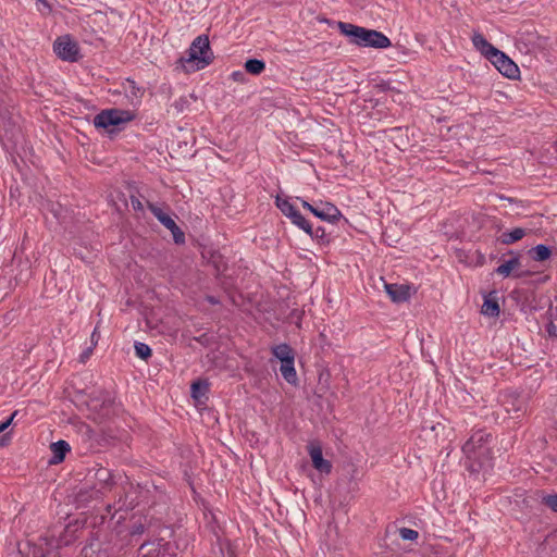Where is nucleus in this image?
<instances>
[{"mask_svg": "<svg viewBox=\"0 0 557 557\" xmlns=\"http://www.w3.org/2000/svg\"><path fill=\"white\" fill-rule=\"evenodd\" d=\"M543 503L553 511L557 512V495L552 494L543 497Z\"/></svg>", "mask_w": 557, "mask_h": 557, "instance_id": "nucleus-30", "label": "nucleus"}, {"mask_svg": "<svg viewBox=\"0 0 557 557\" xmlns=\"http://www.w3.org/2000/svg\"><path fill=\"white\" fill-rule=\"evenodd\" d=\"M232 76L235 81H237L240 76H243V73L239 71H236V72H233Z\"/></svg>", "mask_w": 557, "mask_h": 557, "instance_id": "nucleus-43", "label": "nucleus"}, {"mask_svg": "<svg viewBox=\"0 0 557 557\" xmlns=\"http://www.w3.org/2000/svg\"><path fill=\"white\" fill-rule=\"evenodd\" d=\"M496 70L505 77L515 79L519 77L520 71L517 64L509 59L503 51L497 50L492 58L488 59Z\"/></svg>", "mask_w": 557, "mask_h": 557, "instance_id": "nucleus-6", "label": "nucleus"}, {"mask_svg": "<svg viewBox=\"0 0 557 557\" xmlns=\"http://www.w3.org/2000/svg\"><path fill=\"white\" fill-rule=\"evenodd\" d=\"M129 202H131L132 208L135 211H144V205L141 203V201L139 200V198L137 196L132 195L129 197Z\"/></svg>", "mask_w": 557, "mask_h": 557, "instance_id": "nucleus-33", "label": "nucleus"}, {"mask_svg": "<svg viewBox=\"0 0 557 557\" xmlns=\"http://www.w3.org/2000/svg\"><path fill=\"white\" fill-rule=\"evenodd\" d=\"M529 275L528 271H517L513 273V277L521 278Z\"/></svg>", "mask_w": 557, "mask_h": 557, "instance_id": "nucleus-42", "label": "nucleus"}, {"mask_svg": "<svg viewBox=\"0 0 557 557\" xmlns=\"http://www.w3.org/2000/svg\"><path fill=\"white\" fill-rule=\"evenodd\" d=\"M147 546H148L147 543L141 544L139 547V553H141Z\"/></svg>", "mask_w": 557, "mask_h": 557, "instance_id": "nucleus-44", "label": "nucleus"}, {"mask_svg": "<svg viewBox=\"0 0 557 557\" xmlns=\"http://www.w3.org/2000/svg\"><path fill=\"white\" fill-rule=\"evenodd\" d=\"M491 434L482 430L474 432L463 444L462 453L466 457V467L471 472H479L491 466L492 450L490 447Z\"/></svg>", "mask_w": 557, "mask_h": 557, "instance_id": "nucleus-1", "label": "nucleus"}, {"mask_svg": "<svg viewBox=\"0 0 557 557\" xmlns=\"http://www.w3.org/2000/svg\"><path fill=\"white\" fill-rule=\"evenodd\" d=\"M385 290L394 302H405L410 298V286L408 285L385 283Z\"/></svg>", "mask_w": 557, "mask_h": 557, "instance_id": "nucleus-9", "label": "nucleus"}, {"mask_svg": "<svg viewBox=\"0 0 557 557\" xmlns=\"http://www.w3.org/2000/svg\"><path fill=\"white\" fill-rule=\"evenodd\" d=\"M50 449L52 451V457L49 460V463L58 465L64 460L65 455L71 450V446L66 441L60 440L55 443H52L50 445Z\"/></svg>", "mask_w": 557, "mask_h": 557, "instance_id": "nucleus-10", "label": "nucleus"}, {"mask_svg": "<svg viewBox=\"0 0 557 557\" xmlns=\"http://www.w3.org/2000/svg\"><path fill=\"white\" fill-rule=\"evenodd\" d=\"M100 335L98 333V330L97 327H95L94 332L91 333V346L95 347L98 343V339H99Z\"/></svg>", "mask_w": 557, "mask_h": 557, "instance_id": "nucleus-40", "label": "nucleus"}, {"mask_svg": "<svg viewBox=\"0 0 557 557\" xmlns=\"http://www.w3.org/2000/svg\"><path fill=\"white\" fill-rule=\"evenodd\" d=\"M472 44L476 50H479L486 59L488 60L494 55V53L498 50L492 44H490L486 38L480 34L474 33L472 36Z\"/></svg>", "mask_w": 557, "mask_h": 557, "instance_id": "nucleus-11", "label": "nucleus"}, {"mask_svg": "<svg viewBox=\"0 0 557 557\" xmlns=\"http://www.w3.org/2000/svg\"><path fill=\"white\" fill-rule=\"evenodd\" d=\"M97 476L100 479V480H103L106 482V484L109 483V481L111 480V474L109 472V470L107 469H100L98 470L97 472Z\"/></svg>", "mask_w": 557, "mask_h": 557, "instance_id": "nucleus-36", "label": "nucleus"}, {"mask_svg": "<svg viewBox=\"0 0 557 557\" xmlns=\"http://www.w3.org/2000/svg\"><path fill=\"white\" fill-rule=\"evenodd\" d=\"M288 219L294 225L302 230L305 233L311 232V223L298 210H296Z\"/></svg>", "mask_w": 557, "mask_h": 557, "instance_id": "nucleus-21", "label": "nucleus"}, {"mask_svg": "<svg viewBox=\"0 0 557 557\" xmlns=\"http://www.w3.org/2000/svg\"><path fill=\"white\" fill-rule=\"evenodd\" d=\"M554 553L557 556V546L554 548Z\"/></svg>", "mask_w": 557, "mask_h": 557, "instance_id": "nucleus-45", "label": "nucleus"}, {"mask_svg": "<svg viewBox=\"0 0 557 557\" xmlns=\"http://www.w3.org/2000/svg\"><path fill=\"white\" fill-rule=\"evenodd\" d=\"M399 536L404 541H414L418 539L419 533L416 530L409 529V528H400L399 529Z\"/></svg>", "mask_w": 557, "mask_h": 557, "instance_id": "nucleus-29", "label": "nucleus"}, {"mask_svg": "<svg viewBox=\"0 0 557 557\" xmlns=\"http://www.w3.org/2000/svg\"><path fill=\"white\" fill-rule=\"evenodd\" d=\"M92 350H94L92 346H90L87 349H85L82 352V355L79 356V361L85 363L89 359L90 355L92 354Z\"/></svg>", "mask_w": 557, "mask_h": 557, "instance_id": "nucleus-37", "label": "nucleus"}, {"mask_svg": "<svg viewBox=\"0 0 557 557\" xmlns=\"http://www.w3.org/2000/svg\"><path fill=\"white\" fill-rule=\"evenodd\" d=\"M136 356L143 360H147L151 356V348L145 343H135Z\"/></svg>", "mask_w": 557, "mask_h": 557, "instance_id": "nucleus-27", "label": "nucleus"}, {"mask_svg": "<svg viewBox=\"0 0 557 557\" xmlns=\"http://www.w3.org/2000/svg\"><path fill=\"white\" fill-rule=\"evenodd\" d=\"M314 215L323 221H327L330 223L337 222L343 215L339 209L331 202H320L317 210L314 211Z\"/></svg>", "mask_w": 557, "mask_h": 557, "instance_id": "nucleus-7", "label": "nucleus"}, {"mask_svg": "<svg viewBox=\"0 0 557 557\" xmlns=\"http://www.w3.org/2000/svg\"><path fill=\"white\" fill-rule=\"evenodd\" d=\"M144 531H145L144 524L139 523V524H135L133 527L131 534L132 535L141 534V533H144Z\"/></svg>", "mask_w": 557, "mask_h": 557, "instance_id": "nucleus-39", "label": "nucleus"}, {"mask_svg": "<svg viewBox=\"0 0 557 557\" xmlns=\"http://www.w3.org/2000/svg\"><path fill=\"white\" fill-rule=\"evenodd\" d=\"M309 455L311 457L312 466L314 467V469H317L321 473H331L332 465L329 460H325L323 458L322 448L319 445H310Z\"/></svg>", "mask_w": 557, "mask_h": 557, "instance_id": "nucleus-8", "label": "nucleus"}, {"mask_svg": "<svg viewBox=\"0 0 557 557\" xmlns=\"http://www.w3.org/2000/svg\"><path fill=\"white\" fill-rule=\"evenodd\" d=\"M555 144H556V146H557V140H556V143H555Z\"/></svg>", "mask_w": 557, "mask_h": 557, "instance_id": "nucleus-46", "label": "nucleus"}, {"mask_svg": "<svg viewBox=\"0 0 557 557\" xmlns=\"http://www.w3.org/2000/svg\"><path fill=\"white\" fill-rule=\"evenodd\" d=\"M18 411L15 410L12 414L3 422L0 423V433L7 430L13 422L14 418L17 416Z\"/></svg>", "mask_w": 557, "mask_h": 557, "instance_id": "nucleus-35", "label": "nucleus"}, {"mask_svg": "<svg viewBox=\"0 0 557 557\" xmlns=\"http://www.w3.org/2000/svg\"><path fill=\"white\" fill-rule=\"evenodd\" d=\"M505 411L513 417H520L523 412V401L511 395H506L502 400Z\"/></svg>", "mask_w": 557, "mask_h": 557, "instance_id": "nucleus-14", "label": "nucleus"}, {"mask_svg": "<svg viewBox=\"0 0 557 557\" xmlns=\"http://www.w3.org/2000/svg\"><path fill=\"white\" fill-rule=\"evenodd\" d=\"M529 255L534 261L542 262V261H545L550 258L552 249H550V247H548L544 244H540V245H536L535 247L531 248L529 250Z\"/></svg>", "mask_w": 557, "mask_h": 557, "instance_id": "nucleus-16", "label": "nucleus"}, {"mask_svg": "<svg viewBox=\"0 0 557 557\" xmlns=\"http://www.w3.org/2000/svg\"><path fill=\"white\" fill-rule=\"evenodd\" d=\"M209 391V383L206 381H196L191 384V397L200 400Z\"/></svg>", "mask_w": 557, "mask_h": 557, "instance_id": "nucleus-23", "label": "nucleus"}, {"mask_svg": "<svg viewBox=\"0 0 557 557\" xmlns=\"http://www.w3.org/2000/svg\"><path fill=\"white\" fill-rule=\"evenodd\" d=\"M341 33L350 38V42L360 47L384 49L392 46L389 38L375 29H368L350 23L339 22Z\"/></svg>", "mask_w": 557, "mask_h": 557, "instance_id": "nucleus-2", "label": "nucleus"}, {"mask_svg": "<svg viewBox=\"0 0 557 557\" xmlns=\"http://www.w3.org/2000/svg\"><path fill=\"white\" fill-rule=\"evenodd\" d=\"M172 106L177 112H182L188 106V100L186 97H181Z\"/></svg>", "mask_w": 557, "mask_h": 557, "instance_id": "nucleus-34", "label": "nucleus"}, {"mask_svg": "<svg viewBox=\"0 0 557 557\" xmlns=\"http://www.w3.org/2000/svg\"><path fill=\"white\" fill-rule=\"evenodd\" d=\"M264 69L265 63L262 60L249 59L245 62V70L252 75L261 74L264 71Z\"/></svg>", "mask_w": 557, "mask_h": 557, "instance_id": "nucleus-24", "label": "nucleus"}, {"mask_svg": "<svg viewBox=\"0 0 557 557\" xmlns=\"http://www.w3.org/2000/svg\"><path fill=\"white\" fill-rule=\"evenodd\" d=\"M136 117L135 112L131 110L108 109L102 110L94 117V125L97 128L109 129L111 126H119L128 123Z\"/></svg>", "mask_w": 557, "mask_h": 557, "instance_id": "nucleus-4", "label": "nucleus"}, {"mask_svg": "<svg viewBox=\"0 0 557 557\" xmlns=\"http://www.w3.org/2000/svg\"><path fill=\"white\" fill-rule=\"evenodd\" d=\"M211 261L216 270V274L223 273L227 268L221 255H212Z\"/></svg>", "mask_w": 557, "mask_h": 557, "instance_id": "nucleus-28", "label": "nucleus"}, {"mask_svg": "<svg viewBox=\"0 0 557 557\" xmlns=\"http://www.w3.org/2000/svg\"><path fill=\"white\" fill-rule=\"evenodd\" d=\"M280 371L282 376L290 384H296L297 373L294 367V360L281 362Z\"/></svg>", "mask_w": 557, "mask_h": 557, "instance_id": "nucleus-18", "label": "nucleus"}, {"mask_svg": "<svg viewBox=\"0 0 557 557\" xmlns=\"http://www.w3.org/2000/svg\"><path fill=\"white\" fill-rule=\"evenodd\" d=\"M307 234L313 240H315L317 243H319L321 245H327L331 242V236L326 232L325 227H323V226H318V227L313 228V226L311 225V232L307 233Z\"/></svg>", "mask_w": 557, "mask_h": 557, "instance_id": "nucleus-20", "label": "nucleus"}, {"mask_svg": "<svg viewBox=\"0 0 557 557\" xmlns=\"http://www.w3.org/2000/svg\"><path fill=\"white\" fill-rule=\"evenodd\" d=\"M53 51L66 62H77L81 58L78 44L70 35L58 37L53 42Z\"/></svg>", "mask_w": 557, "mask_h": 557, "instance_id": "nucleus-5", "label": "nucleus"}, {"mask_svg": "<svg viewBox=\"0 0 557 557\" xmlns=\"http://www.w3.org/2000/svg\"><path fill=\"white\" fill-rule=\"evenodd\" d=\"M546 332L550 337H557V313H554L552 311L548 312Z\"/></svg>", "mask_w": 557, "mask_h": 557, "instance_id": "nucleus-26", "label": "nucleus"}, {"mask_svg": "<svg viewBox=\"0 0 557 557\" xmlns=\"http://www.w3.org/2000/svg\"><path fill=\"white\" fill-rule=\"evenodd\" d=\"M521 261L519 255H516L511 259L505 261L503 264L496 268L495 272L498 275H503L505 277L509 276L513 270H518Z\"/></svg>", "mask_w": 557, "mask_h": 557, "instance_id": "nucleus-15", "label": "nucleus"}, {"mask_svg": "<svg viewBox=\"0 0 557 557\" xmlns=\"http://www.w3.org/2000/svg\"><path fill=\"white\" fill-rule=\"evenodd\" d=\"M275 205L287 218H289L297 210L287 198H282L281 196H276Z\"/></svg>", "mask_w": 557, "mask_h": 557, "instance_id": "nucleus-25", "label": "nucleus"}, {"mask_svg": "<svg viewBox=\"0 0 557 557\" xmlns=\"http://www.w3.org/2000/svg\"><path fill=\"white\" fill-rule=\"evenodd\" d=\"M126 96L129 98L133 106H138L144 96V89L135 83V81L127 78L123 84Z\"/></svg>", "mask_w": 557, "mask_h": 557, "instance_id": "nucleus-13", "label": "nucleus"}, {"mask_svg": "<svg viewBox=\"0 0 557 557\" xmlns=\"http://www.w3.org/2000/svg\"><path fill=\"white\" fill-rule=\"evenodd\" d=\"M273 355L281 360V362L295 360L294 351L287 344H281L273 348Z\"/></svg>", "mask_w": 557, "mask_h": 557, "instance_id": "nucleus-19", "label": "nucleus"}, {"mask_svg": "<svg viewBox=\"0 0 557 557\" xmlns=\"http://www.w3.org/2000/svg\"><path fill=\"white\" fill-rule=\"evenodd\" d=\"M159 222L172 233L175 244L182 245L185 243L184 232L178 227L176 222L169 214L162 216Z\"/></svg>", "mask_w": 557, "mask_h": 557, "instance_id": "nucleus-12", "label": "nucleus"}, {"mask_svg": "<svg viewBox=\"0 0 557 557\" xmlns=\"http://www.w3.org/2000/svg\"><path fill=\"white\" fill-rule=\"evenodd\" d=\"M148 209L151 211V213L158 221H160L162 216L166 214L161 208L151 202H148Z\"/></svg>", "mask_w": 557, "mask_h": 557, "instance_id": "nucleus-31", "label": "nucleus"}, {"mask_svg": "<svg viewBox=\"0 0 557 557\" xmlns=\"http://www.w3.org/2000/svg\"><path fill=\"white\" fill-rule=\"evenodd\" d=\"M186 62L194 63V70H202L208 66L213 60V52L210 48L209 37L200 35L194 39L188 51Z\"/></svg>", "mask_w": 557, "mask_h": 557, "instance_id": "nucleus-3", "label": "nucleus"}, {"mask_svg": "<svg viewBox=\"0 0 557 557\" xmlns=\"http://www.w3.org/2000/svg\"><path fill=\"white\" fill-rule=\"evenodd\" d=\"M525 236V230L522 227H516L510 232H504L499 240L504 245H511Z\"/></svg>", "mask_w": 557, "mask_h": 557, "instance_id": "nucleus-17", "label": "nucleus"}, {"mask_svg": "<svg viewBox=\"0 0 557 557\" xmlns=\"http://www.w3.org/2000/svg\"><path fill=\"white\" fill-rule=\"evenodd\" d=\"M206 300H207L209 304H211V305H218V304L220 302V301H219V299H218L216 297L211 296V295L207 296V297H206Z\"/></svg>", "mask_w": 557, "mask_h": 557, "instance_id": "nucleus-41", "label": "nucleus"}, {"mask_svg": "<svg viewBox=\"0 0 557 557\" xmlns=\"http://www.w3.org/2000/svg\"><path fill=\"white\" fill-rule=\"evenodd\" d=\"M482 313L487 317H498L499 315V305L495 299L486 297L484 299L482 306Z\"/></svg>", "mask_w": 557, "mask_h": 557, "instance_id": "nucleus-22", "label": "nucleus"}, {"mask_svg": "<svg viewBox=\"0 0 557 557\" xmlns=\"http://www.w3.org/2000/svg\"><path fill=\"white\" fill-rule=\"evenodd\" d=\"M301 206L309 210L313 215H314V211L317 210L318 206H313L311 203H309L307 200H304L301 199Z\"/></svg>", "mask_w": 557, "mask_h": 557, "instance_id": "nucleus-38", "label": "nucleus"}, {"mask_svg": "<svg viewBox=\"0 0 557 557\" xmlns=\"http://www.w3.org/2000/svg\"><path fill=\"white\" fill-rule=\"evenodd\" d=\"M37 10L41 13L49 14L52 11L51 5L46 0H37Z\"/></svg>", "mask_w": 557, "mask_h": 557, "instance_id": "nucleus-32", "label": "nucleus"}]
</instances>
